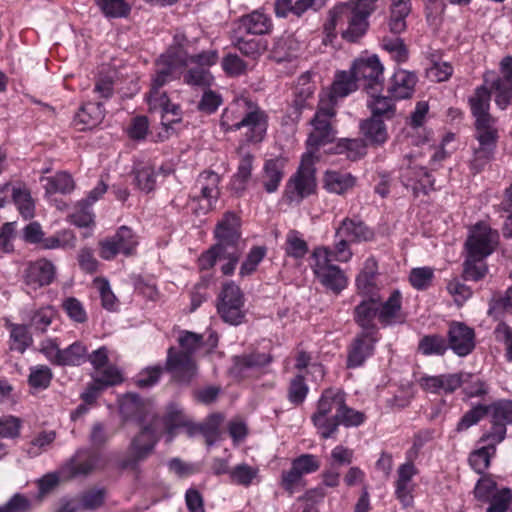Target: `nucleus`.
Segmentation results:
<instances>
[{"instance_id": "cd10ccee", "label": "nucleus", "mask_w": 512, "mask_h": 512, "mask_svg": "<svg viewBox=\"0 0 512 512\" xmlns=\"http://www.w3.org/2000/svg\"><path fill=\"white\" fill-rule=\"evenodd\" d=\"M240 219L233 212H227L215 228L217 243L224 248H236L240 238Z\"/></svg>"}, {"instance_id": "052dcab7", "label": "nucleus", "mask_w": 512, "mask_h": 512, "mask_svg": "<svg viewBox=\"0 0 512 512\" xmlns=\"http://www.w3.org/2000/svg\"><path fill=\"white\" fill-rule=\"evenodd\" d=\"M381 46L397 63H403L408 59L407 48L398 37H384Z\"/></svg>"}, {"instance_id": "a19ab883", "label": "nucleus", "mask_w": 512, "mask_h": 512, "mask_svg": "<svg viewBox=\"0 0 512 512\" xmlns=\"http://www.w3.org/2000/svg\"><path fill=\"white\" fill-rule=\"evenodd\" d=\"M259 473L260 470L257 466L240 463L230 469L229 477L232 483L249 487L260 482Z\"/></svg>"}, {"instance_id": "ea45409f", "label": "nucleus", "mask_w": 512, "mask_h": 512, "mask_svg": "<svg viewBox=\"0 0 512 512\" xmlns=\"http://www.w3.org/2000/svg\"><path fill=\"white\" fill-rule=\"evenodd\" d=\"M41 183L47 196L54 194H68L74 190L75 184L70 174L59 172L54 176L42 177Z\"/></svg>"}, {"instance_id": "bb28decb", "label": "nucleus", "mask_w": 512, "mask_h": 512, "mask_svg": "<svg viewBox=\"0 0 512 512\" xmlns=\"http://www.w3.org/2000/svg\"><path fill=\"white\" fill-rule=\"evenodd\" d=\"M101 456L86 449L78 450L62 468L68 477L86 475L100 467Z\"/></svg>"}, {"instance_id": "6e6552de", "label": "nucleus", "mask_w": 512, "mask_h": 512, "mask_svg": "<svg viewBox=\"0 0 512 512\" xmlns=\"http://www.w3.org/2000/svg\"><path fill=\"white\" fill-rule=\"evenodd\" d=\"M335 116L333 103H326L324 97H320L319 107L311 120L312 130L307 139V151L316 156L319 147L333 142L336 132L332 127V119Z\"/></svg>"}, {"instance_id": "1a4fd4ad", "label": "nucleus", "mask_w": 512, "mask_h": 512, "mask_svg": "<svg viewBox=\"0 0 512 512\" xmlns=\"http://www.w3.org/2000/svg\"><path fill=\"white\" fill-rule=\"evenodd\" d=\"M217 309L225 322L232 325H238L242 322L245 316L244 296L236 284L230 282L223 286Z\"/></svg>"}, {"instance_id": "5701e85b", "label": "nucleus", "mask_w": 512, "mask_h": 512, "mask_svg": "<svg viewBox=\"0 0 512 512\" xmlns=\"http://www.w3.org/2000/svg\"><path fill=\"white\" fill-rule=\"evenodd\" d=\"M377 341L378 336L375 331L360 333L349 347L347 366L349 368L360 367L373 354Z\"/></svg>"}, {"instance_id": "ddd939ff", "label": "nucleus", "mask_w": 512, "mask_h": 512, "mask_svg": "<svg viewBox=\"0 0 512 512\" xmlns=\"http://www.w3.org/2000/svg\"><path fill=\"white\" fill-rule=\"evenodd\" d=\"M164 421L167 428V441H172L176 428L186 427L189 436L201 432L204 434L208 445L215 442L216 430H209L206 426H199L190 422L178 404L171 403L168 405Z\"/></svg>"}, {"instance_id": "7ed1b4c3", "label": "nucleus", "mask_w": 512, "mask_h": 512, "mask_svg": "<svg viewBox=\"0 0 512 512\" xmlns=\"http://www.w3.org/2000/svg\"><path fill=\"white\" fill-rule=\"evenodd\" d=\"M378 0H350L335 6L329 13L324 25L327 37L335 36L339 31L348 41L362 37L368 27V17L376 9Z\"/></svg>"}, {"instance_id": "423d86ee", "label": "nucleus", "mask_w": 512, "mask_h": 512, "mask_svg": "<svg viewBox=\"0 0 512 512\" xmlns=\"http://www.w3.org/2000/svg\"><path fill=\"white\" fill-rule=\"evenodd\" d=\"M317 156L311 152L302 155L297 171L289 178L285 186V197L289 202L300 203L316 190L315 162Z\"/></svg>"}, {"instance_id": "aec40b11", "label": "nucleus", "mask_w": 512, "mask_h": 512, "mask_svg": "<svg viewBox=\"0 0 512 512\" xmlns=\"http://www.w3.org/2000/svg\"><path fill=\"white\" fill-rule=\"evenodd\" d=\"M468 377L467 372L423 375L419 378L418 384L427 393L450 394L457 390Z\"/></svg>"}, {"instance_id": "dca6fc26", "label": "nucleus", "mask_w": 512, "mask_h": 512, "mask_svg": "<svg viewBox=\"0 0 512 512\" xmlns=\"http://www.w3.org/2000/svg\"><path fill=\"white\" fill-rule=\"evenodd\" d=\"M400 179L415 196L427 194L434 186V178L416 159H408L407 166L401 168Z\"/></svg>"}, {"instance_id": "2eb2a0df", "label": "nucleus", "mask_w": 512, "mask_h": 512, "mask_svg": "<svg viewBox=\"0 0 512 512\" xmlns=\"http://www.w3.org/2000/svg\"><path fill=\"white\" fill-rule=\"evenodd\" d=\"M359 83L365 88L381 85L384 80V66L376 54H363L354 60L351 66Z\"/></svg>"}, {"instance_id": "4be33fe9", "label": "nucleus", "mask_w": 512, "mask_h": 512, "mask_svg": "<svg viewBox=\"0 0 512 512\" xmlns=\"http://www.w3.org/2000/svg\"><path fill=\"white\" fill-rule=\"evenodd\" d=\"M418 474V469L413 462L407 461L401 464L397 469L395 480V496L403 507H409L413 504L416 484L414 477Z\"/></svg>"}, {"instance_id": "b1692460", "label": "nucleus", "mask_w": 512, "mask_h": 512, "mask_svg": "<svg viewBox=\"0 0 512 512\" xmlns=\"http://www.w3.org/2000/svg\"><path fill=\"white\" fill-rule=\"evenodd\" d=\"M448 347L459 357L469 355L475 348L474 330L464 323H451L448 331Z\"/></svg>"}, {"instance_id": "6ab92c4d", "label": "nucleus", "mask_w": 512, "mask_h": 512, "mask_svg": "<svg viewBox=\"0 0 512 512\" xmlns=\"http://www.w3.org/2000/svg\"><path fill=\"white\" fill-rule=\"evenodd\" d=\"M158 441V434L152 425L145 426L141 432L135 436L129 446V456L123 462L124 467H134L139 462L145 460L154 449Z\"/></svg>"}, {"instance_id": "13d9d810", "label": "nucleus", "mask_w": 512, "mask_h": 512, "mask_svg": "<svg viewBox=\"0 0 512 512\" xmlns=\"http://www.w3.org/2000/svg\"><path fill=\"white\" fill-rule=\"evenodd\" d=\"M96 3L108 18L126 17L130 12V6L124 0H96Z\"/></svg>"}, {"instance_id": "37998d69", "label": "nucleus", "mask_w": 512, "mask_h": 512, "mask_svg": "<svg viewBox=\"0 0 512 512\" xmlns=\"http://www.w3.org/2000/svg\"><path fill=\"white\" fill-rule=\"evenodd\" d=\"M360 130L371 144H383L388 138L387 128L383 119H366L360 123Z\"/></svg>"}, {"instance_id": "f03ea898", "label": "nucleus", "mask_w": 512, "mask_h": 512, "mask_svg": "<svg viewBox=\"0 0 512 512\" xmlns=\"http://www.w3.org/2000/svg\"><path fill=\"white\" fill-rule=\"evenodd\" d=\"M339 241L334 249L326 246L315 247L310 256V268L326 289L339 294L348 285V278L344 271L336 264L337 262H348L352 258V251L349 248V241L344 237H338Z\"/></svg>"}, {"instance_id": "f8f14e48", "label": "nucleus", "mask_w": 512, "mask_h": 512, "mask_svg": "<svg viewBox=\"0 0 512 512\" xmlns=\"http://www.w3.org/2000/svg\"><path fill=\"white\" fill-rule=\"evenodd\" d=\"M477 145L473 146V155L470 159V169L474 173H479L494 158L495 149L498 141L497 129H481L475 131Z\"/></svg>"}, {"instance_id": "c03bdc74", "label": "nucleus", "mask_w": 512, "mask_h": 512, "mask_svg": "<svg viewBox=\"0 0 512 512\" xmlns=\"http://www.w3.org/2000/svg\"><path fill=\"white\" fill-rule=\"evenodd\" d=\"M11 196L20 215L24 219H31L35 215V203L30 191L21 185H12Z\"/></svg>"}, {"instance_id": "9d476101", "label": "nucleus", "mask_w": 512, "mask_h": 512, "mask_svg": "<svg viewBox=\"0 0 512 512\" xmlns=\"http://www.w3.org/2000/svg\"><path fill=\"white\" fill-rule=\"evenodd\" d=\"M320 468V461L313 454H302L291 462V467L281 474V486L290 495L302 485L303 476L316 472Z\"/></svg>"}, {"instance_id": "8fccbe9b", "label": "nucleus", "mask_w": 512, "mask_h": 512, "mask_svg": "<svg viewBox=\"0 0 512 512\" xmlns=\"http://www.w3.org/2000/svg\"><path fill=\"white\" fill-rule=\"evenodd\" d=\"M57 315L58 313L55 307L51 305L42 306L32 313L30 317V325L35 331L44 333L56 319Z\"/></svg>"}, {"instance_id": "39448f33", "label": "nucleus", "mask_w": 512, "mask_h": 512, "mask_svg": "<svg viewBox=\"0 0 512 512\" xmlns=\"http://www.w3.org/2000/svg\"><path fill=\"white\" fill-rule=\"evenodd\" d=\"M180 351L168 350L166 368L173 377L181 382H188L196 373L193 359L202 344V336L192 332H183L179 337Z\"/></svg>"}, {"instance_id": "864d4df0", "label": "nucleus", "mask_w": 512, "mask_h": 512, "mask_svg": "<svg viewBox=\"0 0 512 512\" xmlns=\"http://www.w3.org/2000/svg\"><path fill=\"white\" fill-rule=\"evenodd\" d=\"M496 449L493 445H483L473 451L469 456V463L472 469L481 474L490 465V460L494 456Z\"/></svg>"}, {"instance_id": "4c0bfd02", "label": "nucleus", "mask_w": 512, "mask_h": 512, "mask_svg": "<svg viewBox=\"0 0 512 512\" xmlns=\"http://www.w3.org/2000/svg\"><path fill=\"white\" fill-rule=\"evenodd\" d=\"M270 18L260 11H254L248 15L241 17L238 29L248 34L262 35L271 29Z\"/></svg>"}, {"instance_id": "f257e3e1", "label": "nucleus", "mask_w": 512, "mask_h": 512, "mask_svg": "<svg viewBox=\"0 0 512 512\" xmlns=\"http://www.w3.org/2000/svg\"><path fill=\"white\" fill-rule=\"evenodd\" d=\"M186 61L185 52L182 50L175 52L172 49L162 54L156 64V75L153 78L147 102L152 112L160 113L161 123L166 128L180 121V109L170 102L166 93L162 92L160 88L165 83L180 77Z\"/></svg>"}, {"instance_id": "bf43d9fd", "label": "nucleus", "mask_w": 512, "mask_h": 512, "mask_svg": "<svg viewBox=\"0 0 512 512\" xmlns=\"http://www.w3.org/2000/svg\"><path fill=\"white\" fill-rule=\"evenodd\" d=\"M52 377V371L48 366L36 365L30 368L28 383L32 388L46 389L49 386Z\"/></svg>"}, {"instance_id": "6e6d98bb", "label": "nucleus", "mask_w": 512, "mask_h": 512, "mask_svg": "<svg viewBox=\"0 0 512 512\" xmlns=\"http://www.w3.org/2000/svg\"><path fill=\"white\" fill-rule=\"evenodd\" d=\"M93 380L105 388L121 383L123 381V376L116 366L109 364L98 371H94Z\"/></svg>"}, {"instance_id": "c85d7f7f", "label": "nucleus", "mask_w": 512, "mask_h": 512, "mask_svg": "<svg viewBox=\"0 0 512 512\" xmlns=\"http://www.w3.org/2000/svg\"><path fill=\"white\" fill-rule=\"evenodd\" d=\"M119 411L125 421H137L139 423L146 419L151 410V403L144 401L134 393H127L119 398Z\"/></svg>"}, {"instance_id": "a211bd4d", "label": "nucleus", "mask_w": 512, "mask_h": 512, "mask_svg": "<svg viewBox=\"0 0 512 512\" xmlns=\"http://www.w3.org/2000/svg\"><path fill=\"white\" fill-rule=\"evenodd\" d=\"M138 245L133 231L127 226H121L116 234L100 242V256L111 260L118 254L130 255Z\"/></svg>"}, {"instance_id": "79ce46f5", "label": "nucleus", "mask_w": 512, "mask_h": 512, "mask_svg": "<svg viewBox=\"0 0 512 512\" xmlns=\"http://www.w3.org/2000/svg\"><path fill=\"white\" fill-rule=\"evenodd\" d=\"M390 10V31L394 34H400L406 29V17L411 11L410 0H392Z\"/></svg>"}, {"instance_id": "49530a36", "label": "nucleus", "mask_w": 512, "mask_h": 512, "mask_svg": "<svg viewBox=\"0 0 512 512\" xmlns=\"http://www.w3.org/2000/svg\"><path fill=\"white\" fill-rule=\"evenodd\" d=\"M367 106L372 113L371 118L390 119L395 113V105L391 96L371 94L367 100Z\"/></svg>"}, {"instance_id": "20e7f679", "label": "nucleus", "mask_w": 512, "mask_h": 512, "mask_svg": "<svg viewBox=\"0 0 512 512\" xmlns=\"http://www.w3.org/2000/svg\"><path fill=\"white\" fill-rule=\"evenodd\" d=\"M220 125L224 131L246 129L247 142L260 143L265 138L268 121L266 113L247 98L233 101L222 113Z\"/></svg>"}, {"instance_id": "a18cd8bd", "label": "nucleus", "mask_w": 512, "mask_h": 512, "mask_svg": "<svg viewBox=\"0 0 512 512\" xmlns=\"http://www.w3.org/2000/svg\"><path fill=\"white\" fill-rule=\"evenodd\" d=\"M375 268L376 262L373 259L366 260L364 270L356 278L359 293L368 298H378L374 282Z\"/></svg>"}, {"instance_id": "0e129e2a", "label": "nucleus", "mask_w": 512, "mask_h": 512, "mask_svg": "<svg viewBox=\"0 0 512 512\" xmlns=\"http://www.w3.org/2000/svg\"><path fill=\"white\" fill-rule=\"evenodd\" d=\"M492 426L488 433L484 434L480 442L485 443L486 445H493L496 449L497 444L501 443L506 437V423H504L501 419H496L495 414L492 412Z\"/></svg>"}, {"instance_id": "c9c22d12", "label": "nucleus", "mask_w": 512, "mask_h": 512, "mask_svg": "<svg viewBox=\"0 0 512 512\" xmlns=\"http://www.w3.org/2000/svg\"><path fill=\"white\" fill-rule=\"evenodd\" d=\"M355 178L348 172L327 170L324 174L323 185L329 193L342 195L355 185Z\"/></svg>"}, {"instance_id": "f3484780", "label": "nucleus", "mask_w": 512, "mask_h": 512, "mask_svg": "<svg viewBox=\"0 0 512 512\" xmlns=\"http://www.w3.org/2000/svg\"><path fill=\"white\" fill-rule=\"evenodd\" d=\"M498 233L486 223H478L471 228L466 241L467 254L488 257L496 248Z\"/></svg>"}, {"instance_id": "a878e982", "label": "nucleus", "mask_w": 512, "mask_h": 512, "mask_svg": "<svg viewBox=\"0 0 512 512\" xmlns=\"http://www.w3.org/2000/svg\"><path fill=\"white\" fill-rule=\"evenodd\" d=\"M170 172V168L157 165L154 161H140L134 167L135 183L140 190L148 193L154 189L159 175Z\"/></svg>"}, {"instance_id": "58836bf2", "label": "nucleus", "mask_w": 512, "mask_h": 512, "mask_svg": "<svg viewBox=\"0 0 512 512\" xmlns=\"http://www.w3.org/2000/svg\"><path fill=\"white\" fill-rule=\"evenodd\" d=\"M378 298H369V300H363L356 308H355V319L356 322L363 328V332H372L375 331L377 333V329L375 326V318L378 317V306H376V301Z\"/></svg>"}, {"instance_id": "c756f323", "label": "nucleus", "mask_w": 512, "mask_h": 512, "mask_svg": "<svg viewBox=\"0 0 512 512\" xmlns=\"http://www.w3.org/2000/svg\"><path fill=\"white\" fill-rule=\"evenodd\" d=\"M378 309V320L383 326L401 324L406 319L402 310V294L399 290H393Z\"/></svg>"}, {"instance_id": "69168bd1", "label": "nucleus", "mask_w": 512, "mask_h": 512, "mask_svg": "<svg viewBox=\"0 0 512 512\" xmlns=\"http://www.w3.org/2000/svg\"><path fill=\"white\" fill-rule=\"evenodd\" d=\"M56 433L54 431H43L36 435L28 445L27 453L30 457H36L46 451L54 442Z\"/></svg>"}, {"instance_id": "9b49d317", "label": "nucleus", "mask_w": 512, "mask_h": 512, "mask_svg": "<svg viewBox=\"0 0 512 512\" xmlns=\"http://www.w3.org/2000/svg\"><path fill=\"white\" fill-rule=\"evenodd\" d=\"M22 278L26 292L31 294L55 280L56 267L52 261L40 258L26 265Z\"/></svg>"}, {"instance_id": "e433bc0d", "label": "nucleus", "mask_w": 512, "mask_h": 512, "mask_svg": "<svg viewBox=\"0 0 512 512\" xmlns=\"http://www.w3.org/2000/svg\"><path fill=\"white\" fill-rule=\"evenodd\" d=\"M185 42H186V38L184 35L176 34L174 37L173 46H171L167 50V52H169L172 49L175 52L179 51V50H182L183 52H185L187 61H186L185 66L183 67V69L188 65V63H194V64H196L197 67L206 68V69H208L209 67L216 64V62L218 60V54L215 50L205 51V52H202L194 57H189L187 51L184 49Z\"/></svg>"}, {"instance_id": "7c9ffc66", "label": "nucleus", "mask_w": 512, "mask_h": 512, "mask_svg": "<svg viewBox=\"0 0 512 512\" xmlns=\"http://www.w3.org/2000/svg\"><path fill=\"white\" fill-rule=\"evenodd\" d=\"M358 83L359 81L352 72V69L349 71H339L335 75L329 93L323 94L321 97L326 99V103H333V107H335L339 98H344L357 90Z\"/></svg>"}, {"instance_id": "f704fd0d", "label": "nucleus", "mask_w": 512, "mask_h": 512, "mask_svg": "<svg viewBox=\"0 0 512 512\" xmlns=\"http://www.w3.org/2000/svg\"><path fill=\"white\" fill-rule=\"evenodd\" d=\"M104 118V109L100 102H87L76 113L74 126L79 130L92 129Z\"/></svg>"}, {"instance_id": "774afa93", "label": "nucleus", "mask_w": 512, "mask_h": 512, "mask_svg": "<svg viewBox=\"0 0 512 512\" xmlns=\"http://www.w3.org/2000/svg\"><path fill=\"white\" fill-rule=\"evenodd\" d=\"M336 152L346 153L349 159L356 160L365 154L366 145L361 139H341Z\"/></svg>"}, {"instance_id": "603ef678", "label": "nucleus", "mask_w": 512, "mask_h": 512, "mask_svg": "<svg viewBox=\"0 0 512 512\" xmlns=\"http://www.w3.org/2000/svg\"><path fill=\"white\" fill-rule=\"evenodd\" d=\"M76 237L70 230H61L52 236L44 237L41 248L45 250L68 249L75 247Z\"/></svg>"}, {"instance_id": "412c9836", "label": "nucleus", "mask_w": 512, "mask_h": 512, "mask_svg": "<svg viewBox=\"0 0 512 512\" xmlns=\"http://www.w3.org/2000/svg\"><path fill=\"white\" fill-rule=\"evenodd\" d=\"M490 99V91L485 86L477 88L469 99L476 130L497 129L496 120L489 114Z\"/></svg>"}, {"instance_id": "3c124183", "label": "nucleus", "mask_w": 512, "mask_h": 512, "mask_svg": "<svg viewBox=\"0 0 512 512\" xmlns=\"http://www.w3.org/2000/svg\"><path fill=\"white\" fill-rule=\"evenodd\" d=\"M418 349L425 356L443 355L448 349V344L443 336L432 334L420 339Z\"/></svg>"}, {"instance_id": "09e8293b", "label": "nucleus", "mask_w": 512, "mask_h": 512, "mask_svg": "<svg viewBox=\"0 0 512 512\" xmlns=\"http://www.w3.org/2000/svg\"><path fill=\"white\" fill-rule=\"evenodd\" d=\"M10 332V349L19 353H24L26 349L32 344V335L27 326L22 324H11L9 326Z\"/></svg>"}, {"instance_id": "473e14b6", "label": "nucleus", "mask_w": 512, "mask_h": 512, "mask_svg": "<svg viewBox=\"0 0 512 512\" xmlns=\"http://www.w3.org/2000/svg\"><path fill=\"white\" fill-rule=\"evenodd\" d=\"M286 162L283 157H275L265 161L261 173V183L267 193H274L278 190L284 177Z\"/></svg>"}, {"instance_id": "338daca9", "label": "nucleus", "mask_w": 512, "mask_h": 512, "mask_svg": "<svg viewBox=\"0 0 512 512\" xmlns=\"http://www.w3.org/2000/svg\"><path fill=\"white\" fill-rule=\"evenodd\" d=\"M271 362V357L265 353H253L234 358L235 367L242 371L245 368H262Z\"/></svg>"}, {"instance_id": "0eeeda50", "label": "nucleus", "mask_w": 512, "mask_h": 512, "mask_svg": "<svg viewBox=\"0 0 512 512\" xmlns=\"http://www.w3.org/2000/svg\"><path fill=\"white\" fill-rule=\"evenodd\" d=\"M344 399V392L337 388H329L322 393L312 420L323 438H330L336 432V414Z\"/></svg>"}, {"instance_id": "2f4dec72", "label": "nucleus", "mask_w": 512, "mask_h": 512, "mask_svg": "<svg viewBox=\"0 0 512 512\" xmlns=\"http://www.w3.org/2000/svg\"><path fill=\"white\" fill-rule=\"evenodd\" d=\"M416 83L417 76L413 72L397 69L389 81L388 93L396 100L410 98L414 93Z\"/></svg>"}, {"instance_id": "5fc2aeb1", "label": "nucleus", "mask_w": 512, "mask_h": 512, "mask_svg": "<svg viewBox=\"0 0 512 512\" xmlns=\"http://www.w3.org/2000/svg\"><path fill=\"white\" fill-rule=\"evenodd\" d=\"M485 259L486 257L467 254V258L464 263L465 278L472 281L482 279L488 270Z\"/></svg>"}, {"instance_id": "72a5a7b5", "label": "nucleus", "mask_w": 512, "mask_h": 512, "mask_svg": "<svg viewBox=\"0 0 512 512\" xmlns=\"http://www.w3.org/2000/svg\"><path fill=\"white\" fill-rule=\"evenodd\" d=\"M336 236L351 243H360L371 240L374 234L361 220L345 218L337 228Z\"/></svg>"}, {"instance_id": "393cba45", "label": "nucleus", "mask_w": 512, "mask_h": 512, "mask_svg": "<svg viewBox=\"0 0 512 512\" xmlns=\"http://www.w3.org/2000/svg\"><path fill=\"white\" fill-rule=\"evenodd\" d=\"M501 77L493 81L491 88L495 95V103L505 109L512 98V56L504 57L500 62Z\"/></svg>"}, {"instance_id": "4468645a", "label": "nucleus", "mask_w": 512, "mask_h": 512, "mask_svg": "<svg viewBox=\"0 0 512 512\" xmlns=\"http://www.w3.org/2000/svg\"><path fill=\"white\" fill-rule=\"evenodd\" d=\"M218 184L219 176L214 172H203L199 175L196 188L200 195L194 196L191 201L196 214H206L213 209L219 196Z\"/></svg>"}, {"instance_id": "de8ad7c7", "label": "nucleus", "mask_w": 512, "mask_h": 512, "mask_svg": "<svg viewBox=\"0 0 512 512\" xmlns=\"http://www.w3.org/2000/svg\"><path fill=\"white\" fill-rule=\"evenodd\" d=\"M87 361V347L75 341L62 349L59 366H80Z\"/></svg>"}, {"instance_id": "680f3d73", "label": "nucleus", "mask_w": 512, "mask_h": 512, "mask_svg": "<svg viewBox=\"0 0 512 512\" xmlns=\"http://www.w3.org/2000/svg\"><path fill=\"white\" fill-rule=\"evenodd\" d=\"M285 251L288 256L301 259L306 255L308 246L297 231H290L286 236Z\"/></svg>"}, {"instance_id": "4d7b16f0", "label": "nucleus", "mask_w": 512, "mask_h": 512, "mask_svg": "<svg viewBox=\"0 0 512 512\" xmlns=\"http://www.w3.org/2000/svg\"><path fill=\"white\" fill-rule=\"evenodd\" d=\"M93 285L100 295L103 308L108 311H116L119 303L111 290L109 282L104 278H96Z\"/></svg>"}, {"instance_id": "e2e57ef3", "label": "nucleus", "mask_w": 512, "mask_h": 512, "mask_svg": "<svg viewBox=\"0 0 512 512\" xmlns=\"http://www.w3.org/2000/svg\"><path fill=\"white\" fill-rule=\"evenodd\" d=\"M254 156L246 153L242 156L237 173L234 175L233 185L236 190H243L252 172Z\"/></svg>"}]
</instances>
